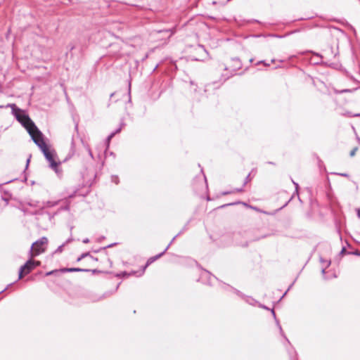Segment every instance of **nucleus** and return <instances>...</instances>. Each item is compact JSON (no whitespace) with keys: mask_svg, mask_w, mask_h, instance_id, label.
Returning a JSON list of instances; mask_svg holds the SVG:
<instances>
[{"mask_svg":"<svg viewBox=\"0 0 360 360\" xmlns=\"http://www.w3.org/2000/svg\"><path fill=\"white\" fill-rule=\"evenodd\" d=\"M8 107L12 109V113L16 120L26 129L31 139L37 135L41 134V131L37 128L34 122L30 119L29 115L26 114L20 108H18L15 104H8Z\"/></svg>","mask_w":360,"mask_h":360,"instance_id":"1","label":"nucleus"},{"mask_svg":"<svg viewBox=\"0 0 360 360\" xmlns=\"http://www.w3.org/2000/svg\"><path fill=\"white\" fill-rule=\"evenodd\" d=\"M34 143L40 148L45 158L49 163V166H56L55 152L50 150L44 140V134L41 132L40 135H37L32 139Z\"/></svg>","mask_w":360,"mask_h":360,"instance_id":"2","label":"nucleus"},{"mask_svg":"<svg viewBox=\"0 0 360 360\" xmlns=\"http://www.w3.org/2000/svg\"><path fill=\"white\" fill-rule=\"evenodd\" d=\"M47 243L48 238L46 237H41L33 243L30 250V257H34L44 252Z\"/></svg>","mask_w":360,"mask_h":360,"instance_id":"3","label":"nucleus"},{"mask_svg":"<svg viewBox=\"0 0 360 360\" xmlns=\"http://www.w3.org/2000/svg\"><path fill=\"white\" fill-rule=\"evenodd\" d=\"M40 262L30 259L22 265L19 270L18 279H21L25 275L30 274L37 266L40 265Z\"/></svg>","mask_w":360,"mask_h":360,"instance_id":"4","label":"nucleus"},{"mask_svg":"<svg viewBox=\"0 0 360 360\" xmlns=\"http://www.w3.org/2000/svg\"><path fill=\"white\" fill-rule=\"evenodd\" d=\"M80 147H83L86 149V151H88L89 155L91 158H94L92 152L90 149V148L88 146H86L84 143V141L82 138L79 137V134H77V136L73 135L72 139V155L75 153V152L77 150V149Z\"/></svg>","mask_w":360,"mask_h":360,"instance_id":"5","label":"nucleus"},{"mask_svg":"<svg viewBox=\"0 0 360 360\" xmlns=\"http://www.w3.org/2000/svg\"><path fill=\"white\" fill-rule=\"evenodd\" d=\"M232 61L233 63V66H231V73L230 75H223L222 77H224V82L228 79L229 77L233 76L234 75V72H236L238 70L240 69L242 67V64L240 63V60L238 58H235L232 59Z\"/></svg>","mask_w":360,"mask_h":360,"instance_id":"6","label":"nucleus"},{"mask_svg":"<svg viewBox=\"0 0 360 360\" xmlns=\"http://www.w3.org/2000/svg\"><path fill=\"white\" fill-rule=\"evenodd\" d=\"M241 238L240 233L235 234L233 236L234 241L236 245L240 246L242 248H247L248 246L249 242L245 240L244 242L239 241V239Z\"/></svg>","mask_w":360,"mask_h":360,"instance_id":"7","label":"nucleus"},{"mask_svg":"<svg viewBox=\"0 0 360 360\" xmlns=\"http://www.w3.org/2000/svg\"><path fill=\"white\" fill-rule=\"evenodd\" d=\"M198 53H200V58H195V60H202L205 58V56L207 55V51L205 47L202 45H198L195 49Z\"/></svg>","mask_w":360,"mask_h":360,"instance_id":"8","label":"nucleus"},{"mask_svg":"<svg viewBox=\"0 0 360 360\" xmlns=\"http://www.w3.org/2000/svg\"><path fill=\"white\" fill-rule=\"evenodd\" d=\"M234 292L240 297H241L242 298H243L245 302L251 305H254L257 301L252 298V297H245L241 292H240L239 290H236V289H233Z\"/></svg>","mask_w":360,"mask_h":360,"instance_id":"9","label":"nucleus"},{"mask_svg":"<svg viewBox=\"0 0 360 360\" xmlns=\"http://www.w3.org/2000/svg\"><path fill=\"white\" fill-rule=\"evenodd\" d=\"M60 165H61L60 161H56L55 167L49 166L55 172V173L59 178H61L63 176V170L60 167Z\"/></svg>","mask_w":360,"mask_h":360,"instance_id":"10","label":"nucleus"},{"mask_svg":"<svg viewBox=\"0 0 360 360\" xmlns=\"http://www.w3.org/2000/svg\"><path fill=\"white\" fill-rule=\"evenodd\" d=\"M270 310H271V314H272V316H274V319H275V321H276V323L277 326L279 328L280 333H281V335H283V336L285 338V339L286 340V341H287L288 343H290V342H289L288 339V338L285 337V335H284V333H283V329H282V328H281V324H280V323H279V321H278V320L277 319V318H276V313H275L274 309H270Z\"/></svg>","mask_w":360,"mask_h":360,"instance_id":"11","label":"nucleus"},{"mask_svg":"<svg viewBox=\"0 0 360 360\" xmlns=\"http://www.w3.org/2000/svg\"><path fill=\"white\" fill-rule=\"evenodd\" d=\"M178 236H179V234H178V235H176V236H175L172 238V241L169 243V244L167 246V248L165 249V250H164L162 252H161V253H160V254H158V255H155V256H154V257H153V258H154L155 261L156 259H158L160 258V257H162V255L166 252V251L169 249V246L171 245V244L174 242V240L176 239V238Z\"/></svg>","mask_w":360,"mask_h":360,"instance_id":"12","label":"nucleus"},{"mask_svg":"<svg viewBox=\"0 0 360 360\" xmlns=\"http://www.w3.org/2000/svg\"><path fill=\"white\" fill-rule=\"evenodd\" d=\"M309 53H311L314 56H316V58L314 59V64H321L322 63V58H323V56L318 53H315L313 51H309Z\"/></svg>","mask_w":360,"mask_h":360,"instance_id":"13","label":"nucleus"},{"mask_svg":"<svg viewBox=\"0 0 360 360\" xmlns=\"http://www.w3.org/2000/svg\"><path fill=\"white\" fill-rule=\"evenodd\" d=\"M68 271V268L65 267V268H63L60 270H53V271H49L47 273H46V276H50V275H53V274H58L60 272H67Z\"/></svg>","mask_w":360,"mask_h":360,"instance_id":"14","label":"nucleus"},{"mask_svg":"<svg viewBox=\"0 0 360 360\" xmlns=\"http://www.w3.org/2000/svg\"><path fill=\"white\" fill-rule=\"evenodd\" d=\"M85 257H89V259L94 260V258L92 256H91L89 252H85V253H83L80 257H79L77 259V261L79 262L82 259H84ZM95 260H97V259H95Z\"/></svg>","mask_w":360,"mask_h":360,"instance_id":"15","label":"nucleus"},{"mask_svg":"<svg viewBox=\"0 0 360 360\" xmlns=\"http://www.w3.org/2000/svg\"><path fill=\"white\" fill-rule=\"evenodd\" d=\"M115 134H116V132H112L107 137V139H106V148H105V150H108V148L109 147L110 142L111 139L115 136ZM105 153H106V151H105Z\"/></svg>","mask_w":360,"mask_h":360,"instance_id":"16","label":"nucleus"},{"mask_svg":"<svg viewBox=\"0 0 360 360\" xmlns=\"http://www.w3.org/2000/svg\"><path fill=\"white\" fill-rule=\"evenodd\" d=\"M78 271H90V269H82V268H69V273L70 272H78Z\"/></svg>","mask_w":360,"mask_h":360,"instance_id":"17","label":"nucleus"},{"mask_svg":"<svg viewBox=\"0 0 360 360\" xmlns=\"http://www.w3.org/2000/svg\"><path fill=\"white\" fill-rule=\"evenodd\" d=\"M67 243H68V240L66 242H65L63 244H62L61 245L58 246V248L53 252L52 255L62 252L63 251V248Z\"/></svg>","mask_w":360,"mask_h":360,"instance_id":"18","label":"nucleus"},{"mask_svg":"<svg viewBox=\"0 0 360 360\" xmlns=\"http://www.w3.org/2000/svg\"><path fill=\"white\" fill-rule=\"evenodd\" d=\"M153 262H155V259L153 258V257L149 258L146 262V264H145V266L143 267V269H142V271H141V274H143L144 271L146 270V269L151 264L153 263Z\"/></svg>","mask_w":360,"mask_h":360,"instance_id":"19","label":"nucleus"},{"mask_svg":"<svg viewBox=\"0 0 360 360\" xmlns=\"http://www.w3.org/2000/svg\"><path fill=\"white\" fill-rule=\"evenodd\" d=\"M136 272L135 271H131V273L128 274L127 272L126 271H123L122 273H120L118 276H122V277H127L129 275H134L135 274Z\"/></svg>","mask_w":360,"mask_h":360,"instance_id":"20","label":"nucleus"},{"mask_svg":"<svg viewBox=\"0 0 360 360\" xmlns=\"http://www.w3.org/2000/svg\"><path fill=\"white\" fill-rule=\"evenodd\" d=\"M320 262L323 264H326V268H328L330 264V261L325 260L322 257L320 258Z\"/></svg>","mask_w":360,"mask_h":360,"instance_id":"21","label":"nucleus"},{"mask_svg":"<svg viewBox=\"0 0 360 360\" xmlns=\"http://www.w3.org/2000/svg\"><path fill=\"white\" fill-rule=\"evenodd\" d=\"M112 181L114 182L115 184H119V178L117 176H112L111 177Z\"/></svg>","mask_w":360,"mask_h":360,"instance_id":"22","label":"nucleus"},{"mask_svg":"<svg viewBox=\"0 0 360 360\" xmlns=\"http://www.w3.org/2000/svg\"><path fill=\"white\" fill-rule=\"evenodd\" d=\"M357 150H358V148H357V147L354 148L350 151L349 155H350L351 157H354V156L355 155V154H356V153Z\"/></svg>","mask_w":360,"mask_h":360,"instance_id":"23","label":"nucleus"},{"mask_svg":"<svg viewBox=\"0 0 360 360\" xmlns=\"http://www.w3.org/2000/svg\"><path fill=\"white\" fill-rule=\"evenodd\" d=\"M251 181V177H250V174H249L246 176V178H245V181H244L243 186H245V185H246L249 181Z\"/></svg>","mask_w":360,"mask_h":360,"instance_id":"24","label":"nucleus"},{"mask_svg":"<svg viewBox=\"0 0 360 360\" xmlns=\"http://www.w3.org/2000/svg\"><path fill=\"white\" fill-rule=\"evenodd\" d=\"M292 182L293 183V184L295 185V193L297 195H298L299 185L297 183L295 182L292 179Z\"/></svg>","mask_w":360,"mask_h":360,"instance_id":"25","label":"nucleus"},{"mask_svg":"<svg viewBox=\"0 0 360 360\" xmlns=\"http://www.w3.org/2000/svg\"><path fill=\"white\" fill-rule=\"evenodd\" d=\"M108 296H109L108 293H107V292L104 293V294L102 295V296L100 297V298L98 300H103V299H104V298H105V297H107Z\"/></svg>","mask_w":360,"mask_h":360,"instance_id":"26","label":"nucleus"},{"mask_svg":"<svg viewBox=\"0 0 360 360\" xmlns=\"http://www.w3.org/2000/svg\"><path fill=\"white\" fill-rule=\"evenodd\" d=\"M347 252L346 248H342V250H341V251H340V255H343L346 254Z\"/></svg>","mask_w":360,"mask_h":360,"instance_id":"27","label":"nucleus"},{"mask_svg":"<svg viewBox=\"0 0 360 360\" xmlns=\"http://www.w3.org/2000/svg\"><path fill=\"white\" fill-rule=\"evenodd\" d=\"M259 307L260 308H262V309H266V310H270V309L267 307H266L265 305L262 304H259Z\"/></svg>","mask_w":360,"mask_h":360,"instance_id":"28","label":"nucleus"},{"mask_svg":"<svg viewBox=\"0 0 360 360\" xmlns=\"http://www.w3.org/2000/svg\"><path fill=\"white\" fill-rule=\"evenodd\" d=\"M257 64H264L265 66H269V64L266 63L264 60L259 61Z\"/></svg>","mask_w":360,"mask_h":360,"instance_id":"29","label":"nucleus"},{"mask_svg":"<svg viewBox=\"0 0 360 360\" xmlns=\"http://www.w3.org/2000/svg\"><path fill=\"white\" fill-rule=\"evenodd\" d=\"M330 51L331 52V54H332V55H333V57H334V58H335V57L337 56V54H338V53H334V51H333V47H330Z\"/></svg>","mask_w":360,"mask_h":360,"instance_id":"30","label":"nucleus"},{"mask_svg":"<svg viewBox=\"0 0 360 360\" xmlns=\"http://www.w3.org/2000/svg\"><path fill=\"white\" fill-rule=\"evenodd\" d=\"M238 203H240V202H234V203H228V204L222 205L221 207H226V206L233 205H236V204H238Z\"/></svg>","mask_w":360,"mask_h":360,"instance_id":"31","label":"nucleus"},{"mask_svg":"<svg viewBox=\"0 0 360 360\" xmlns=\"http://www.w3.org/2000/svg\"><path fill=\"white\" fill-rule=\"evenodd\" d=\"M338 174L340 175V176H345V177H348L349 176V174H346V173H338Z\"/></svg>","mask_w":360,"mask_h":360,"instance_id":"32","label":"nucleus"},{"mask_svg":"<svg viewBox=\"0 0 360 360\" xmlns=\"http://www.w3.org/2000/svg\"><path fill=\"white\" fill-rule=\"evenodd\" d=\"M356 211L358 218L360 219V208H356Z\"/></svg>","mask_w":360,"mask_h":360,"instance_id":"33","label":"nucleus"},{"mask_svg":"<svg viewBox=\"0 0 360 360\" xmlns=\"http://www.w3.org/2000/svg\"><path fill=\"white\" fill-rule=\"evenodd\" d=\"M233 191H224L222 193V195H228V194H230V193H232Z\"/></svg>","mask_w":360,"mask_h":360,"instance_id":"34","label":"nucleus"},{"mask_svg":"<svg viewBox=\"0 0 360 360\" xmlns=\"http://www.w3.org/2000/svg\"><path fill=\"white\" fill-rule=\"evenodd\" d=\"M243 192V188H236L233 192Z\"/></svg>","mask_w":360,"mask_h":360,"instance_id":"35","label":"nucleus"},{"mask_svg":"<svg viewBox=\"0 0 360 360\" xmlns=\"http://www.w3.org/2000/svg\"><path fill=\"white\" fill-rule=\"evenodd\" d=\"M115 243H113V244H110V245H108V246L103 248V249H106V248H111L112 247Z\"/></svg>","mask_w":360,"mask_h":360,"instance_id":"36","label":"nucleus"},{"mask_svg":"<svg viewBox=\"0 0 360 360\" xmlns=\"http://www.w3.org/2000/svg\"><path fill=\"white\" fill-rule=\"evenodd\" d=\"M326 266H324V267H323V268H322L321 273H322L323 274H326Z\"/></svg>","mask_w":360,"mask_h":360,"instance_id":"37","label":"nucleus"},{"mask_svg":"<svg viewBox=\"0 0 360 360\" xmlns=\"http://www.w3.org/2000/svg\"><path fill=\"white\" fill-rule=\"evenodd\" d=\"M121 127H120L117 129H116L114 132H116V134L120 133L121 131Z\"/></svg>","mask_w":360,"mask_h":360,"instance_id":"38","label":"nucleus"},{"mask_svg":"<svg viewBox=\"0 0 360 360\" xmlns=\"http://www.w3.org/2000/svg\"><path fill=\"white\" fill-rule=\"evenodd\" d=\"M292 285L288 288V289L287 290V291L285 292H284L283 295L282 296V298L287 294L288 291L290 290V288H291Z\"/></svg>","mask_w":360,"mask_h":360,"instance_id":"39","label":"nucleus"},{"mask_svg":"<svg viewBox=\"0 0 360 360\" xmlns=\"http://www.w3.org/2000/svg\"><path fill=\"white\" fill-rule=\"evenodd\" d=\"M89 239H88V238H85V239L83 240V243H89Z\"/></svg>","mask_w":360,"mask_h":360,"instance_id":"40","label":"nucleus"},{"mask_svg":"<svg viewBox=\"0 0 360 360\" xmlns=\"http://www.w3.org/2000/svg\"><path fill=\"white\" fill-rule=\"evenodd\" d=\"M90 271H92V272H93V274H96V273L98 272V270H96V269L90 270Z\"/></svg>","mask_w":360,"mask_h":360,"instance_id":"41","label":"nucleus"},{"mask_svg":"<svg viewBox=\"0 0 360 360\" xmlns=\"http://www.w3.org/2000/svg\"><path fill=\"white\" fill-rule=\"evenodd\" d=\"M114 95H115V93H112V94H110V98H112V97H114Z\"/></svg>","mask_w":360,"mask_h":360,"instance_id":"42","label":"nucleus"},{"mask_svg":"<svg viewBox=\"0 0 360 360\" xmlns=\"http://www.w3.org/2000/svg\"><path fill=\"white\" fill-rule=\"evenodd\" d=\"M77 129H78V124H75V130L77 131Z\"/></svg>","mask_w":360,"mask_h":360,"instance_id":"43","label":"nucleus"},{"mask_svg":"<svg viewBox=\"0 0 360 360\" xmlns=\"http://www.w3.org/2000/svg\"><path fill=\"white\" fill-rule=\"evenodd\" d=\"M224 68L225 70H229V68L226 66H225V65H224Z\"/></svg>","mask_w":360,"mask_h":360,"instance_id":"44","label":"nucleus"},{"mask_svg":"<svg viewBox=\"0 0 360 360\" xmlns=\"http://www.w3.org/2000/svg\"><path fill=\"white\" fill-rule=\"evenodd\" d=\"M64 92H65V96L68 97V94H67V92H66L65 89H64Z\"/></svg>","mask_w":360,"mask_h":360,"instance_id":"45","label":"nucleus"},{"mask_svg":"<svg viewBox=\"0 0 360 360\" xmlns=\"http://www.w3.org/2000/svg\"><path fill=\"white\" fill-rule=\"evenodd\" d=\"M29 162H30V159H28V160H27V166L28 165Z\"/></svg>","mask_w":360,"mask_h":360,"instance_id":"46","label":"nucleus"},{"mask_svg":"<svg viewBox=\"0 0 360 360\" xmlns=\"http://www.w3.org/2000/svg\"><path fill=\"white\" fill-rule=\"evenodd\" d=\"M268 164L274 165V162H268Z\"/></svg>","mask_w":360,"mask_h":360,"instance_id":"47","label":"nucleus"},{"mask_svg":"<svg viewBox=\"0 0 360 360\" xmlns=\"http://www.w3.org/2000/svg\"><path fill=\"white\" fill-rule=\"evenodd\" d=\"M274 62H275L274 59L271 60V63H274Z\"/></svg>","mask_w":360,"mask_h":360,"instance_id":"48","label":"nucleus"}]
</instances>
